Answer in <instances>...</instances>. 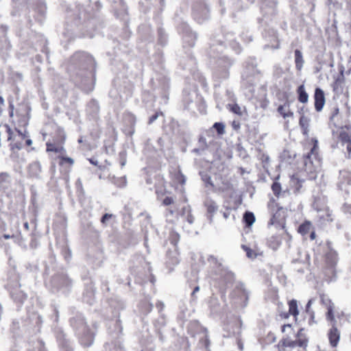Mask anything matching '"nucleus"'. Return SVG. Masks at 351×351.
<instances>
[{
	"instance_id": "obj_50",
	"label": "nucleus",
	"mask_w": 351,
	"mask_h": 351,
	"mask_svg": "<svg viewBox=\"0 0 351 351\" xmlns=\"http://www.w3.org/2000/svg\"><path fill=\"white\" fill-rule=\"evenodd\" d=\"M315 149H316V148H315V146H314L313 148H311V154H310V153H308V155H307V156H306V158H307L308 159H309V160H310L311 162H312V161L311 160V156L314 154V152L315 151Z\"/></svg>"
},
{
	"instance_id": "obj_59",
	"label": "nucleus",
	"mask_w": 351,
	"mask_h": 351,
	"mask_svg": "<svg viewBox=\"0 0 351 351\" xmlns=\"http://www.w3.org/2000/svg\"><path fill=\"white\" fill-rule=\"evenodd\" d=\"M338 112H339V109H338V108H336V109L335 110V112H334L333 114H332V117H330V119H333V117H334L336 114H338Z\"/></svg>"
},
{
	"instance_id": "obj_2",
	"label": "nucleus",
	"mask_w": 351,
	"mask_h": 351,
	"mask_svg": "<svg viewBox=\"0 0 351 351\" xmlns=\"http://www.w3.org/2000/svg\"><path fill=\"white\" fill-rule=\"evenodd\" d=\"M73 76L82 77L83 72L87 71L95 64V60L90 53L85 51H76L71 58Z\"/></svg>"
},
{
	"instance_id": "obj_28",
	"label": "nucleus",
	"mask_w": 351,
	"mask_h": 351,
	"mask_svg": "<svg viewBox=\"0 0 351 351\" xmlns=\"http://www.w3.org/2000/svg\"><path fill=\"white\" fill-rule=\"evenodd\" d=\"M340 178L343 183L351 184V172L340 171Z\"/></svg>"
},
{
	"instance_id": "obj_39",
	"label": "nucleus",
	"mask_w": 351,
	"mask_h": 351,
	"mask_svg": "<svg viewBox=\"0 0 351 351\" xmlns=\"http://www.w3.org/2000/svg\"><path fill=\"white\" fill-rule=\"evenodd\" d=\"M113 217H114V215H113L112 214L106 213L101 218V223H102V225L106 226L107 221L112 219Z\"/></svg>"
},
{
	"instance_id": "obj_32",
	"label": "nucleus",
	"mask_w": 351,
	"mask_h": 351,
	"mask_svg": "<svg viewBox=\"0 0 351 351\" xmlns=\"http://www.w3.org/2000/svg\"><path fill=\"white\" fill-rule=\"evenodd\" d=\"M299 124L304 131L307 130L309 125V119L304 115H302L300 118Z\"/></svg>"
},
{
	"instance_id": "obj_5",
	"label": "nucleus",
	"mask_w": 351,
	"mask_h": 351,
	"mask_svg": "<svg viewBox=\"0 0 351 351\" xmlns=\"http://www.w3.org/2000/svg\"><path fill=\"white\" fill-rule=\"evenodd\" d=\"M233 62L227 56H223L217 58V64L219 77L226 79L228 77V69Z\"/></svg>"
},
{
	"instance_id": "obj_35",
	"label": "nucleus",
	"mask_w": 351,
	"mask_h": 351,
	"mask_svg": "<svg viewBox=\"0 0 351 351\" xmlns=\"http://www.w3.org/2000/svg\"><path fill=\"white\" fill-rule=\"evenodd\" d=\"M271 189L274 193L278 196L281 191V186L280 184L278 182H274L271 185Z\"/></svg>"
},
{
	"instance_id": "obj_61",
	"label": "nucleus",
	"mask_w": 351,
	"mask_h": 351,
	"mask_svg": "<svg viewBox=\"0 0 351 351\" xmlns=\"http://www.w3.org/2000/svg\"><path fill=\"white\" fill-rule=\"evenodd\" d=\"M23 226H24V228H25L26 230H28V229H29V223H28V222H27V221H26V222H25Z\"/></svg>"
},
{
	"instance_id": "obj_51",
	"label": "nucleus",
	"mask_w": 351,
	"mask_h": 351,
	"mask_svg": "<svg viewBox=\"0 0 351 351\" xmlns=\"http://www.w3.org/2000/svg\"><path fill=\"white\" fill-rule=\"evenodd\" d=\"M15 237H16V236L14 234H4L3 235V238L5 239H14Z\"/></svg>"
},
{
	"instance_id": "obj_18",
	"label": "nucleus",
	"mask_w": 351,
	"mask_h": 351,
	"mask_svg": "<svg viewBox=\"0 0 351 351\" xmlns=\"http://www.w3.org/2000/svg\"><path fill=\"white\" fill-rule=\"evenodd\" d=\"M157 34L158 45L162 47L165 46L167 43V34L165 30L162 27H159L157 30Z\"/></svg>"
},
{
	"instance_id": "obj_23",
	"label": "nucleus",
	"mask_w": 351,
	"mask_h": 351,
	"mask_svg": "<svg viewBox=\"0 0 351 351\" xmlns=\"http://www.w3.org/2000/svg\"><path fill=\"white\" fill-rule=\"evenodd\" d=\"M282 208L279 209L276 213L272 215L270 221L268 223L269 226H274L276 224H281L282 223V219L280 217V212Z\"/></svg>"
},
{
	"instance_id": "obj_49",
	"label": "nucleus",
	"mask_w": 351,
	"mask_h": 351,
	"mask_svg": "<svg viewBox=\"0 0 351 351\" xmlns=\"http://www.w3.org/2000/svg\"><path fill=\"white\" fill-rule=\"evenodd\" d=\"M242 77L243 80H247V82L250 84L253 82V80L249 77L248 75L245 72L243 74Z\"/></svg>"
},
{
	"instance_id": "obj_30",
	"label": "nucleus",
	"mask_w": 351,
	"mask_h": 351,
	"mask_svg": "<svg viewBox=\"0 0 351 351\" xmlns=\"http://www.w3.org/2000/svg\"><path fill=\"white\" fill-rule=\"evenodd\" d=\"M12 296L13 298H15L16 300H19V301H20L21 302H23L27 298V294L20 290H19L16 293H13Z\"/></svg>"
},
{
	"instance_id": "obj_11",
	"label": "nucleus",
	"mask_w": 351,
	"mask_h": 351,
	"mask_svg": "<svg viewBox=\"0 0 351 351\" xmlns=\"http://www.w3.org/2000/svg\"><path fill=\"white\" fill-rule=\"evenodd\" d=\"M315 108L317 112L322 110L325 104V95L324 91L320 88H316L314 94Z\"/></svg>"
},
{
	"instance_id": "obj_3",
	"label": "nucleus",
	"mask_w": 351,
	"mask_h": 351,
	"mask_svg": "<svg viewBox=\"0 0 351 351\" xmlns=\"http://www.w3.org/2000/svg\"><path fill=\"white\" fill-rule=\"evenodd\" d=\"M302 329L300 330L298 333V339L296 340H291L290 339H285L281 340L278 343V347H283L282 349H280V351H286V348H295L297 346L305 348L307 346V339L300 338L302 335Z\"/></svg>"
},
{
	"instance_id": "obj_20",
	"label": "nucleus",
	"mask_w": 351,
	"mask_h": 351,
	"mask_svg": "<svg viewBox=\"0 0 351 351\" xmlns=\"http://www.w3.org/2000/svg\"><path fill=\"white\" fill-rule=\"evenodd\" d=\"M58 158L59 159L58 164L60 167L71 168L74 164V160L71 158L64 156V154L59 155Z\"/></svg>"
},
{
	"instance_id": "obj_16",
	"label": "nucleus",
	"mask_w": 351,
	"mask_h": 351,
	"mask_svg": "<svg viewBox=\"0 0 351 351\" xmlns=\"http://www.w3.org/2000/svg\"><path fill=\"white\" fill-rule=\"evenodd\" d=\"M295 54V68L298 71H301L304 64L302 53L299 49H295L294 51Z\"/></svg>"
},
{
	"instance_id": "obj_36",
	"label": "nucleus",
	"mask_w": 351,
	"mask_h": 351,
	"mask_svg": "<svg viewBox=\"0 0 351 351\" xmlns=\"http://www.w3.org/2000/svg\"><path fill=\"white\" fill-rule=\"evenodd\" d=\"M158 6L157 9L158 12H162L165 6V0H155V7ZM156 8H155V10Z\"/></svg>"
},
{
	"instance_id": "obj_38",
	"label": "nucleus",
	"mask_w": 351,
	"mask_h": 351,
	"mask_svg": "<svg viewBox=\"0 0 351 351\" xmlns=\"http://www.w3.org/2000/svg\"><path fill=\"white\" fill-rule=\"evenodd\" d=\"M242 248L246 252V255L248 258H252L256 256L254 251L251 250L249 247L246 245H242Z\"/></svg>"
},
{
	"instance_id": "obj_12",
	"label": "nucleus",
	"mask_w": 351,
	"mask_h": 351,
	"mask_svg": "<svg viewBox=\"0 0 351 351\" xmlns=\"http://www.w3.org/2000/svg\"><path fill=\"white\" fill-rule=\"evenodd\" d=\"M328 337L330 346L332 348H336L340 339V331L337 326H333L330 328L328 332Z\"/></svg>"
},
{
	"instance_id": "obj_57",
	"label": "nucleus",
	"mask_w": 351,
	"mask_h": 351,
	"mask_svg": "<svg viewBox=\"0 0 351 351\" xmlns=\"http://www.w3.org/2000/svg\"><path fill=\"white\" fill-rule=\"evenodd\" d=\"M89 162H90L91 164H93V165H96V166H97V165H98L97 161V160H94V159H93V158L89 159Z\"/></svg>"
},
{
	"instance_id": "obj_22",
	"label": "nucleus",
	"mask_w": 351,
	"mask_h": 351,
	"mask_svg": "<svg viewBox=\"0 0 351 351\" xmlns=\"http://www.w3.org/2000/svg\"><path fill=\"white\" fill-rule=\"evenodd\" d=\"M156 306L158 309V313L160 314V319H158V324L160 326H164L166 323V319H165V314L162 313V310L163 308H165V304L161 302H158L156 304Z\"/></svg>"
},
{
	"instance_id": "obj_10",
	"label": "nucleus",
	"mask_w": 351,
	"mask_h": 351,
	"mask_svg": "<svg viewBox=\"0 0 351 351\" xmlns=\"http://www.w3.org/2000/svg\"><path fill=\"white\" fill-rule=\"evenodd\" d=\"M327 265L330 267L332 273H335V267L338 262V254L337 252L328 246V251L326 254Z\"/></svg>"
},
{
	"instance_id": "obj_63",
	"label": "nucleus",
	"mask_w": 351,
	"mask_h": 351,
	"mask_svg": "<svg viewBox=\"0 0 351 351\" xmlns=\"http://www.w3.org/2000/svg\"><path fill=\"white\" fill-rule=\"evenodd\" d=\"M239 349H240L241 350H243V344H242V343H239Z\"/></svg>"
},
{
	"instance_id": "obj_13",
	"label": "nucleus",
	"mask_w": 351,
	"mask_h": 351,
	"mask_svg": "<svg viewBox=\"0 0 351 351\" xmlns=\"http://www.w3.org/2000/svg\"><path fill=\"white\" fill-rule=\"evenodd\" d=\"M289 313H283L280 316L284 318H288L289 315H292L295 319L297 320V317L299 315L298 301L296 300H291L289 302Z\"/></svg>"
},
{
	"instance_id": "obj_31",
	"label": "nucleus",
	"mask_w": 351,
	"mask_h": 351,
	"mask_svg": "<svg viewBox=\"0 0 351 351\" xmlns=\"http://www.w3.org/2000/svg\"><path fill=\"white\" fill-rule=\"evenodd\" d=\"M112 182L119 188L124 187L127 184L126 178L125 177L117 178H113Z\"/></svg>"
},
{
	"instance_id": "obj_40",
	"label": "nucleus",
	"mask_w": 351,
	"mask_h": 351,
	"mask_svg": "<svg viewBox=\"0 0 351 351\" xmlns=\"http://www.w3.org/2000/svg\"><path fill=\"white\" fill-rule=\"evenodd\" d=\"M179 238H180V235L176 233V232H173L171 234V243L173 245H176V243H178V240H179Z\"/></svg>"
},
{
	"instance_id": "obj_27",
	"label": "nucleus",
	"mask_w": 351,
	"mask_h": 351,
	"mask_svg": "<svg viewBox=\"0 0 351 351\" xmlns=\"http://www.w3.org/2000/svg\"><path fill=\"white\" fill-rule=\"evenodd\" d=\"M311 229V223L310 222H305L299 226L298 232L301 234L305 235L309 232Z\"/></svg>"
},
{
	"instance_id": "obj_55",
	"label": "nucleus",
	"mask_w": 351,
	"mask_h": 351,
	"mask_svg": "<svg viewBox=\"0 0 351 351\" xmlns=\"http://www.w3.org/2000/svg\"><path fill=\"white\" fill-rule=\"evenodd\" d=\"M32 144V141L30 138H27L25 140V145L27 146H30Z\"/></svg>"
},
{
	"instance_id": "obj_25",
	"label": "nucleus",
	"mask_w": 351,
	"mask_h": 351,
	"mask_svg": "<svg viewBox=\"0 0 351 351\" xmlns=\"http://www.w3.org/2000/svg\"><path fill=\"white\" fill-rule=\"evenodd\" d=\"M232 35H228L226 38V43H227L237 53H239L241 51V47L239 44L236 42L234 40L231 39L230 37Z\"/></svg>"
},
{
	"instance_id": "obj_15",
	"label": "nucleus",
	"mask_w": 351,
	"mask_h": 351,
	"mask_svg": "<svg viewBox=\"0 0 351 351\" xmlns=\"http://www.w3.org/2000/svg\"><path fill=\"white\" fill-rule=\"evenodd\" d=\"M223 48L224 47L221 41H213L210 47L209 54L210 56H213L214 58H216L217 56H215V53H221L223 51Z\"/></svg>"
},
{
	"instance_id": "obj_56",
	"label": "nucleus",
	"mask_w": 351,
	"mask_h": 351,
	"mask_svg": "<svg viewBox=\"0 0 351 351\" xmlns=\"http://www.w3.org/2000/svg\"><path fill=\"white\" fill-rule=\"evenodd\" d=\"M328 300L329 299H324V298H322V302L327 306L328 304H329V302H328Z\"/></svg>"
},
{
	"instance_id": "obj_44",
	"label": "nucleus",
	"mask_w": 351,
	"mask_h": 351,
	"mask_svg": "<svg viewBox=\"0 0 351 351\" xmlns=\"http://www.w3.org/2000/svg\"><path fill=\"white\" fill-rule=\"evenodd\" d=\"M189 213H191V208L190 206H187L184 207L182 209V214L181 215H182V216L185 217Z\"/></svg>"
},
{
	"instance_id": "obj_4",
	"label": "nucleus",
	"mask_w": 351,
	"mask_h": 351,
	"mask_svg": "<svg viewBox=\"0 0 351 351\" xmlns=\"http://www.w3.org/2000/svg\"><path fill=\"white\" fill-rule=\"evenodd\" d=\"M193 14L198 23L207 19L209 16V9L204 2L197 3L193 8Z\"/></svg>"
},
{
	"instance_id": "obj_62",
	"label": "nucleus",
	"mask_w": 351,
	"mask_h": 351,
	"mask_svg": "<svg viewBox=\"0 0 351 351\" xmlns=\"http://www.w3.org/2000/svg\"><path fill=\"white\" fill-rule=\"evenodd\" d=\"M158 54L160 56V63H162V60H161L162 52L159 50Z\"/></svg>"
},
{
	"instance_id": "obj_24",
	"label": "nucleus",
	"mask_w": 351,
	"mask_h": 351,
	"mask_svg": "<svg viewBox=\"0 0 351 351\" xmlns=\"http://www.w3.org/2000/svg\"><path fill=\"white\" fill-rule=\"evenodd\" d=\"M243 221H245L247 226L250 227L255 221V216L253 213L247 211L244 213Z\"/></svg>"
},
{
	"instance_id": "obj_54",
	"label": "nucleus",
	"mask_w": 351,
	"mask_h": 351,
	"mask_svg": "<svg viewBox=\"0 0 351 351\" xmlns=\"http://www.w3.org/2000/svg\"><path fill=\"white\" fill-rule=\"evenodd\" d=\"M210 304H217L218 303V300L215 298H212L210 302Z\"/></svg>"
},
{
	"instance_id": "obj_17",
	"label": "nucleus",
	"mask_w": 351,
	"mask_h": 351,
	"mask_svg": "<svg viewBox=\"0 0 351 351\" xmlns=\"http://www.w3.org/2000/svg\"><path fill=\"white\" fill-rule=\"evenodd\" d=\"M339 138L341 143L346 145L348 153H351V138L350 135L346 132H342L339 134Z\"/></svg>"
},
{
	"instance_id": "obj_52",
	"label": "nucleus",
	"mask_w": 351,
	"mask_h": 351,
	"mask_svg": "<svg viewBox=\"0 0 351 351\" xmlns=\"http://www.w3.org/2000/svg\"><path fill=\"white\" fill-rule=\"evenodd\" d=\"M199 291V286L195 287L194 288V289H193V291L192 293H191V295H192L193 297H194L195 294L197 292H198Z\"/></svg>"
},
{
	"instance_id": "obj_9",
	"label": "nucleus",
	"mask_w": 351,
	"mask_h": 351,
	"mask_svg": "<svg viewBox=\"0 0 351 351\" xmlns=\"http://www.w3.org/2000/svg\"><path fill=\"white\" fill-rule=\"evenodd\" d=\"M204 206L206 208V216L210 223L213 222L214 215L218 210L219 206L212 199L207 198L204 201Z\"/></svg>"
},
{
	"instance_id": "obj_46",
	"label": "nucleus",
	"mask_w": 351,
	"mask_h": 351,
	"mask_svg": "<svg viewBox=\"0 0 351 351\" xmlns=\"http://www.w3.org/2000/svg\"><path fill=\"white\" fill-rule=\"evenodd\" d=\"M313 304V300L311 299L308 301L306 305V308H305V311H306V313H308L310 312H312L313 311L312 309H311V305Z\"/></svg>"
},
{
	"instance_id": "obj_14",
	"label": "nucleus",
	"mask_w": 351,
	"mask_h": 351,
	"mask_svg": "<svg viewBox=\"0 0 351 351\" xmlns=\"http://www.w3.org/2000/svg\"><path fill=\"white\" fill-rule=\"evenodd\" d=\"M329 304L327 306L326 318L330 322L331 327L337 326V320L334 315L335 305L330 300H328Z\"/></svg>"
},
{
	"instance_id": "obj_8",
	"label": "nucleus",
	"mask_w": 351,
	"mask_h": 351,
	"mask_svg": "<svg viewBox=\"0 0 351 351\" xmlns=\"http://www.w3.org/2000/svg\"><path fill=\"white\" fill-rule=\"evenodd\" d=\"M215 280H221L226 283H230L234 280V274L228 269L222 267L219 271H215Z\"/></svg>"
},
{
	"instance_id": "obj_34",
	"label": "nucleus",
	"mask_w": 351,
	"mask_h": 351,
	"mask_svg": "<svg viewBox=\"0 0 351 351\" xmlns=\"http://www.w3.org/2000/svg\"><path fill=\"white\" fill-rule=\"evenodd\" d=\"M213 128L216 130L218 134L221 135L225 133V125L222 123H215L213 125Z\"/></svg>"
},
{
	"instance_id": "obj_21",
	"label": "nucleus",
	"mask_w": 351,
	"mask_h": 351,
	"mask_svg": "<svg viewBox=\"0 0 351 351\" xmlns=\"http://www.w3.org/2000/svg\"><path fill=\"white\" fill-rule=\"evenodd\" d=\"M277 110L285 119L293 116V112L290 110L289 104L279 106Z\"/></svg>"
},
{
	"instance_id": "obj_19",
	"label": "nucleus",
	"mask_w": 351,
	"mask_h": 351,
	"mask_svg": "<svg viewBox=\"0 0 351 351\" xmlns=\"http://www.w3.org/2000/svg\"><path fill=\"white\" fill-rule=\"evenodd\" d=\"M297 93L298 95V100L302 104H305L308 100V95L305 90L304 86L301 84L297 89Z\"/></svg>"
},
{
	"instance_id": "obj_60",
	"label": "nucleus",
	"mask_w": 351,
	"mask_h": 351,
	"mask_svg": "<svg viewBox=\"0 0 351 351\" xmlns=\"http://www.w3.org/2000/svg\"><path fill=\"white\" fill-rule=\"evenodd\" d=\"M4 105V99L2 96L0 95V106Z\"/></svg>"
},
{
	"instance_id": "obj_64",
	"label": "nucleus",
	"mask_w": 351,
	"mask_h": 351,
	"mask_svg": "<svg viewBox=\"0 0 351 351\" xmlns=\"http://www.w3.org/2000/svg\"><path fill=\"white\" fill-rule=\"evenodd\" d=\"M154 120V116L150 117L149 123H151Z\"/></svg>"
},
{
	"instance_id": "obj_58",
	"label": "nucleus",
	"mask_w": 351,
	"mask_h": 351,
	"mask_svg": "<svg viewBox=\"0 0 351 351\" xmlns=\"http://www.w3.org/2000/svg\"><path fill=\"white\" fill-rule=\"evenodd\" d=\"M310 238L311 240H314L315 239V232H311L310 234Z\"/></svg>"
},
{
	"instance_id": "obj_45",
	"label": "nucleus",
	"mask_w": 351,
	"mask_h": 351,
	"mask_svg": "<svg viewBox=\"0 0 351 351\" xmlns=\"http://www.w3.org/2000/svg\"><path fill=\"white\" fill-rule=\"evenodd\" d=\"M185 219L189 224H193L195 220V218L191 213H189L185 217Z\"/></svg>"
},
{
	"instance_id": "obj_37",
	"label": "nucleus",
	"mask_w": 351,
	"mask_h": 351,
	"mask_svg": "<svg viewBox=\"0 0 351 351\" xmlns=\"http://www.w3.org/2000/svg\"><path fill=\"white\" fill-rule=\"evenodd\" d=\"M200 176H201L202 180L206 184H210V185L213 186V183L211 182V178L208 173H204V172H201Z\"/></svg>"
},
{
	"instance_id": "obj_6",
	"label": "nucleus",
	"mask_w": 351,
	"mask_h": 351,
	"mask_svg": "<svg viewBox=\"0 0 351 351\" xmlns=\"http://www.w3.org/2000/svg\"><path fill=\"white\" fill-rule=\"evenodd\" d=\"M183 44L184 47H192L195 45L197 38L196 33L193 32L187 25H183Z\"/></svg>"
},
{
	"instance_id": "obj_41",
	"label": "nucleus",
	"mask_w": 351,
	"mask_h": 351,
	"mask_svg": "<svg viewBox=\"0 0 351 351\" xmlns=\"http://www.w3.org/2000/svg\"><path fill=\"white\" fill-rule=\"evenodd\" d=\"M173 203V199L171 197H165L162 200V204L164 205V206H169L171 204Z\"/></svg>"
},
{
	"instance_id": "obj_26",
	"label": "nucleus",
	"mask_w": 351,
	"mask_h": 351,
	"mask_svg": "<svg viewBox=\"0 0 351 351\" xmlns=\"http://www.w3.org/2000/svg\"><path fill=\"white\" fill-rule=\"evenodd\" d=\"M268 245L269 247L276 250L278 248L280 245V241L276 236L271 237L267 241Z\"/></svg>"
},
{
	"instance_id": "obj_42",
	"label": "nucleus",
	"mask_w": 351,
	"mask_h": 351,
	"mask_svg": "<svg viewBox=\"0 0 351 351\" xmlns=\"http://www.w3.org/2000/svg\"><path fill=\"white\" fill-rule=\"evenodd\" d=\"M161 75H162V77H158V80L160 82L161 81L163 87H165L166 86L168 85L169 80L167 78V76L164 73H162Z\"/></svg>"
},
{
	"instance_id": "obj_7",
	"label": "nucleus",
	"mask_w": 351,
	"mask_h": 351,
	"mask_svg": "<svg viewBox=\"0 0 351 351\" xmlns=\"http://www.w3.org/2000/svg\"><path fill=\"white\" fill-rule=\"evenodd\" d=\"M65 138L63 136L61 140L57 143L47 142L46 152L59 154L60 155L65 154L66 150L64 147Z\"/></svg>"
},
{
	"instance_id": "obj_47",
	"label": "nucleus",
	"mask_w": 351,
	"mask_h": 351,
	"mask_svg": "<svg viewBox=\"0 0 351 351\" xmlns=\"http://www.w3.org/2000/svg\"><path fill=\"white\" fill-rule=\"evenodd\" d=\"M326 3L329 6V8H330L331 6L335 7V5L337 3V0H327Z\"/></svg>"
},
{
	"instance_id": "obj_33",
	"label": "nucleus",
	"mask_w": 351,
	"mask_h": 351,
	"mask_svg": "<svg viewBox=\"0 0 351 351\" xmlns=\"http://www.w3.org/2000/svg\"><path fill=\"white\" fill-rule=\"evenodd\" d=\"M10 180V176L8 172L0 173V185H3L6 183H9Z\"/></svg>"
},
{
	"instance_id": "obj_1",
	"label": "nucleus",
	"mask_w": 351,
	"mask_h": 351,
	"mask_svg": "<svg viewBox=\"0 0 351 351\" xmlns=\"http://www.w3.org/2000/svg\"><path fill=\"white\" fill-rule=\"evenodd\" d=\"M3 129L6 136V141L9 142L10 156L12 160H16L19 158L18 152L22 149L23 141L26 136L18 129L13 130L8 124H4Z\"/></svg>"
},
{
	"instance_id": "obj_53",
	"label": "nucleus",
	"mask_w": 351,
	"mask_h": 351,
	"mask_svg": "<svg viewBox=\"0 0 351 351\" xmlns=\"http://www.w3.org/2000/svg\"><path fill=\"white\" fill-rule=\"evenodd\" d=\"M230 211H228V212H223V217H224V219H227L229 218L230 217Z\"/></svg>"
},
{
	"instance_id": "obj_29",
	"label": "nucleus",
	"mask_w": 351,
	"mask_h": 351,
	"mask_svg": "<svg viewBox=\"0 0 351 351\" xmlns=\"http://www.w3.org/2000/svg\"><path fill=\"white\" fill-rule=\"evenodd\" d=\"M208 261L210 263V265H213V267H216V271H219L223 266L221 263H219L216 257L214 256H210L208 258Z\"/></svg>"
},
{
	"instance_id": "obj_43",
	"label": "nucleus",
	"mask_w": 351,
	"mask_h": 351,
	"mask_svg": "<svg viewBox=\"0 0 351 351\" xmlns=\"http://www.w3.org/2000/svg\"><path fill=\"white\" fill-rule=\"evenodd\" d=\"M307 314L310 317L309 320H308V324L310 325H312L313 324H316V321L315 320V312L312 311V312H310V313H308Z\"/></svg>"
},
{
	"instance_id": "obj_48",
	"label": "nucleus",
	"mask_w": 351,
	"mask_h": 351,
	"mask_svg": "<svg viewBox=\"0 0 351 351\" xmlns=\"http://www.w3.org/2000/svg\"><path fill=\"white\" fill-rule=\"evenodd\" d=\"M232 110L233 112L236 114H239L240 107L238 105L235 104L232 106Z\"/></svg>"
}]
</instances>
